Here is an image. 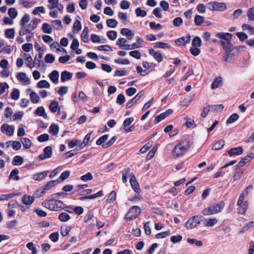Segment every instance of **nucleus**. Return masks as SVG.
I'll return each mask as SVG.
<instances>
[{
    "label": "nucleus",
    "instance_id": "24",
    "mask_svg": "<svg viewBox=\"0 0 254 254\" xmlns=\"http://www.w3.org/2000/svg\"><path fill=\"white\" fill-rule=\"evenodd\" d=\"M222 83V78L221 77H217L214 79L212 82L211 87L212 89L217 88Z\"/></svg>",
    "mask_w": 254,
    "mask_h": 254
},
{
    "label": "nucleus",
    "instance_id": "26",
    "mask_svg": "<svg viewBox=\"0 0 254 254\" xmlns=\"http://www.w3.org/2000/svg\"><path fill=\"white\" fill-rule=\"evenodd\" d=\"M194 24L196 26H201L205 22V19L203 16L196 15L194 19Z\"/></svg>",
    "mask_w": 254,
    "mask_h": 254
},
{
    "label": "nucleus",
    "instance_id": "11",
    "mask_svg": "<svg viewBox=\"0 0 254 254\" xmlns=\"http://www.w3.org/2000/svg\"><path fill=\"white\" fill-rule=\"evenodd\" d=\"M173 110L171 109H168L165 112L162 113L159 115L154 120V123L157 124L161 122L162 120L165 119L166 117L169 116L170 115L172 114Z\"/></svg>",
    "mask_w": 254,
    "mask_h": 254
},
{
    "label": "nucleus",
    "instance_id": "56",
    "mask_svg": "<svg viewBox=\"0 0 254 254\" xmlns=\"http://www.w3.org/2000/svg\"><path fill=\"white\" fill-rule=\"evenodd\" d=\"M30 20V15L25 13L20 20V25L22 26H25V24L29 22Z\"/></svg>",
    "mask_w": 254,
    "mask_h": 254
},
{
    "label": "nucleus",
    "instance_id": "28",
    "mask_svg": "<svg viewBox=\"0 0 254 254\" xmlns=\"http://www.w3.org/2000/svg\"><path fill=\"white\" fill-rule=\"evenodd\" d=\"M122 181L124 183H126L127 182V176L130 178V175L132 173H130V169L129 168L125 169L122 171Z\"/></svg>",
    "mask_w": 254,
    "mask_h": 254
},
{
    "label": "nucleus",
    "instance_id": "62",
    "mask_svg": "<svg viewBox=\"0 0 254 254\" xmlns=\"http://www.w3.org/2000/svg\"><path fill=\"white\" fill-rule=\"evenodd\" d=\"M242 29L244 31L248 30L250 32L254 35V27L247 24H244L242 26Z\"/></svg>",
    "mask_w": 254,
    "mask_h": 254
},
{
    "label": "nucleus",
    "instance_id": "10",
    "mask_svg": "<svg viewBox=\"0 0 254 254\" xmlns=\"http://www.w3.org/2000/svg\"><path fill=\"white\" fill-rule=\"evenodd\" d=\"M222 47L225 51V55L223 57V60L224 61L226 62L228 61L229 57L233 56L231 53L234 49H237V47H233V45L229 46L227 45Z\"/></svg>",
    "mask_w": 254,
    "mask_h": 254
},
{
    "label": "nucleus",
    "instance_id": "58",
    "mask_svg": "<svg viewBox=\"0 0 254 254\" xmlns=\"http://www.w3.org/2000/svg\"><path fill=\"white\" fill-rule=\"evenodd\" d=\"M135 14L137 16L144 17L146 15L147 13L145 10H142L140 7H138L135 9Z\"/></svg>",
    "mask_w": 254,
    "mask_h": 254
},
{
    "label": "nucleus",
    "instance_id": "45",
    "mask_svg": "<svg viewBox=\"0 0 254 254\" xmlns=\"http://www.w3.org/2000/svg\"><path fill=\"white\" fill-rule=\"evenodd\" d=\"M23 162V158L20 156H15L12 160V165L17 166L21 165Z\"/></svg>",
    "mask_w": 254,
    "mask_h": 254
},
{
    "label": "nucleus",
    "instance_id": "55",
    "mask_svg": "<svg viewBox=\"0 0 254 254\" xmlns=\"http://www.w3.org/2000/svg\"><path fill=\"white\" fill-rule=\"evenodd\" d=\"M154 47L155 48L164 49L165 48H168L170 47V46L167 43H165L162 42H157L155 43Z\"/></svg>",
    "mask_w": 254,
    "mask_h": 254
},
{
    "label": "nucleus",
    "instance_id": "39",
    "mask_svg": "<svg viewBox=\"0 0 254 254\" xmlns=\"http://www.w3.org/2000/svg\"><path fill=\"white\" fill-rule=\"evenodd\" d=\"M239 117L238 114L234 113L229 117L226 121V123L227 124L233 123L239 119Z\"/></svg>",
    "mask_w": 254,
    "mask_h": 254
},
{
    "label": "nucleus",
    "instance_id": "29",
    "mask_svg": "<svg viewBox=\"0 0 254 254\" xmlns=\"http://www.w3.org/2000/svg\"><path fill=\"white\" fill-rule=\"evenodd\" d=\"M49 132L53 135H56L59 131V127L55 124H52L49 127Z\"/></svg>",
    "mask_w": 254,
    "mask_h": 254
},
{
    "label": "nucleus",
    "instance_id": "34",
    "mask_svg": "<svg viewBox=\"0 0 254 254\" xmlns=\"http://www.w3.org/2000/svg\"><path fill=\"white\" fill-rule=\"evenodd\" d=\"M15 31L13 28L7 29L5 31V36L8 39H13Z\"/></svg>",
    "mask_w": 254,
    "mask_h": 254
},
{
    "label": "nucleus",
    "instance_id": "23",
    "mask_svg": "<svg viewBox=\"0 0 254 254\" xmlns=\"http://www.w3.org/2000/svg\"><path fill=\"white\" fill-rule=\"evenodd\" d=\"M72 74L66 70L63 71L61 73V81L63 82L66 81L67 80H69L72 78Z\"/></svg>",
    "mask_w": 254,
    "mask_h": 254
},
{
    "label": "nucleus",
    "instance_id": "6",
    "mask_svg": "<svg viewBox=\"0 0 254 254\" xmlns=\"http://www.w3.org/2000/svg\"><path fill=\"white\" fill-rule=\"evenodd\" d=\"M141 213V209L138 206L131 207L125 216V219L130 221L136 218Z\"/></svg>",
    "mask_w": 254,
    "mask_h": 254
},
{
    "label": "nucleus",
    "instance_id": "19",
    "mask_svg": "<svg viewBox=\"0 0 254 254\" xmlns=\"http://www.w3.org/2000/svg\"><path fill=\"white\" fill-rule=\"evenodd\" d=\"M49 77L54 84L58 83L59 73L57 70H53L49 74Z\"/></svg>",
    "mask_w": 254,
    "mask_h": 254
},
{
    "label": "nucleus",
    "instance_id": "42",
    "mask_svg": "<svg viewBox=\"0 0 254 254\" xmlns=\"http://www.w3.org/2000/svg\"><path fill=\"white\" fill-rule=\"evenodd\" d=\"M81 29V22L78 20H76L73 24V32L74 33H78Z\"/></svg>",
    "mask_w": 254,
    "mask_h": 254
},
{
    "label": "nucleus",
    "instance_id": "9",
    "mask_svg": "<svg viewBox=\"0 0 254 254\" xmlns=\"http://www.w3.org/2000/svg\"><path fill=\"white\" fill-rule=\"evenodd\" d=\"M43 151V154H41L39 155L38 157L40 160H44L51 157L52 155V149L51 146H46L44 148Z\"/></svg>",
    "mask_w": 254,
    "mask_h": 254
},
{
    "label": "nucleus",
    "instance_id": "4",
    "mask_svg": "<svg viewBox=\"0 0 254 254\" xmlns=\"http://www.w3.org/2000/svg\"><path fill=\"white\" fill-rule=\"evenodd\" d=\"M216 37L220 39V44L222 47L228 45H233L230 41L232 37V35L229 33L219 32L216 35Z\"/></svg>",
    "mask_w": 254,
    "mask_h": 254
},
{
    "label": "nucleus",
    "instance_id": "1",
    "mask_svg": "<svg viewBox=\"0 0 254 254\" xmlns=\"http://www.w3.org/2000/svg\"><path fill=\"white\" fill-rule=\"evenodd\" d=\"M42 205L51 211H59L64 209L65 204L60 200L52 198L43 201Z\"/></svg>",
    "mask_w": 254,
    "mask_h": 254
},
{
    "label": "nucleus",
    "instance_id": "32",
    "mask_svg": "<svg viewBox=\"0 0 254 254\" xmlns=\"http://www.w3.org/2000/svg\"><path fill=\"white\" fill-rule=\"evenodd\" d=\"M116 192L114 190L112 191L109 194L108 198L106 200L107 203H113L116 198Z\"/></svg>",
    "mask_w": 254,
    "mask_h": 254
},
{
    "label": "nucleus",
    "instance_id": "35",
    "mask_svg": "<svg viewBox=\"0 0 254 254\" xmlns=\"http://www.w3.org/2000/svg\"><path fill=\"white\" fill-rule=\"evenodd\" d=\"M218 220L216 218H210L205 220V225L206 227H212L217 224Z\"/></svg>",
    "mask_w": 254,
    "mask_h": 254
},
{
    "label": "nucleus",
    "instance_id": "31",
    "mask_svg": "<svg viewBox=\"0 0 254 254\" xmlns=\"http://www.w3.org/2000/svg\"><path fill=\"white\" fill-rule=\"evenodd\" d=\"M225 144V141L223 139H221L217 141L213 146L212 149L219 150L221 149Z\"/></svg>",
    "mask_w": 254,
    "mask_h": 254
},
{
    "label": "nucleus",
    "instance_id": "57",
    "mask_svg": "<svg viewBox=\"0 0 254 254\" xmlns=\"http://www.w3.org/2000/svg\"><path fill=\"white\" fill-rule=\"evenodd\" d=\"M170 235V231L168 230L165 232H163L160 233H158L156 235L155 238L157 239H160V238H165L168 236Z\"/></svg>",
    "mask_w": 254,
    "mask_h": 254
},
{
    "label": "nucleus",
    "instance_id": "59",
    "mask_svg": "<svg viewBox=\"0 0 254 254\" xmlns=\"http://www.w3.org/2000/svg\"><path fill=\"white\" fill-rule=\"evenodd\" d=\"M80 179L84 182H87L92 180L93 179V176L91 173L89 172L85 175L81 176Z\"/></svg>",
    "mask_w": 254,
    "mask_h": 254
},
{
    "label": "nucleus",
    "instance_id": "48",
    "mask_svg": "<svg viewBox=\"0 0 254 254\" xmlns=\"http://www.w3.org/2000/svg\"><path fill=\"white\" fill-rule=\"evenodd\" d=\"M42 30L44 33L47 34H51L52 32L51 26L46 23H43L42 25Z\"/></svg>",
    "mask_w": 254,
    "mask_h": 254
},
{
    "label": "nucleus",
    "instance_id": "50",
    "mask_svg": "<svg viewBox=\"0 0 254 254\" xmlns=\"http://www.w3.org/2000/svg\"><path fill=\"white\" fill-rule=\"evenodd\" d=\"M107 37L111 40H114L117 36V33L116 31L110 30L107 32Z\"/></svg>",
    "mask_w": 254,
    "mask_h": 254
},
{
    "label": "nucleus",
    "instance_id": "12",
    "mask_svg": "<svg viewBox=\"0 0 254 254\" xmlns=\"http://www.w3.org/2000/svg\"><path fill=\"white\" fill-rule=\"evenodd\" d=\"M2 132H5L8 136H12L14 131V127L13 126H9L7 124H4L1 127Z\"/></svg>",
    "mask_w": 254,
    "mask_h": 254
},
{
    "label": "nucleus",
    "instance_id": "38",
    "mask_svg": "<svg viewBox=\"0 0 254 254\" xmlns=\"http://www.w3.org/2000/svg\"><path fill=\"white\" fill-rule=\"evenodd\" d=\"M19 173V171L17 169H14L12 170L9 176V179H13L15 180L18 181L20 177L17 175Z\"/></svg>",
    "mask_w": 254,
    "mask_h": 254
},
{
    "label": "nucleus",
    "instance_id": "16",
    "mask_svg": "<svg viewBox=\"0 0 254 254\" xmlns=\"http://www.w3.org/2000/svg\"><path fill=\"white\" fill-rule=\"evenodd\" d=\"M59 182V180L51 181L49 182L47 184L44 185L42 188V191L41 193L43 194L45 193V190H50L54 187L56 184Z\"/></svg>",
    "mask_w": 254,
    "mask_h": 254
},
{
    "label": "nucleus",
    "instance_id": "15",
    "mask_svg": "<svg viewBox=\"0 0 254 254\" xmlns=\"http://www.w3.org/2000/svg\"><path fill=\"white\" fill-rule=\"evenodd\" d=\"M190 35L188 34L187 37H182L176 39L175 42L176 44L179 46L185 45L186 44L190 43Z\"/></svg>",
    "mask_w": 254,
    "mask_h": 254
},
{
    "label": "nucleus",
    "instance_id": "18",
    "mask_svg": "<svg viewBox=\"0 0 254 254\" xmlns=\"http://www.w3.org/2000/svg\"><path fill=\"white\" fill-rule=\"evenodd\" d=\"M243 152V149L241 147H234L230 149L228 151V154L231 155H240Z\"/></svg>",
    "mask_w": 254,
    "mask_h": 254
},
{
    "label": "nucleus",
    "instance_id": "3",
    "mask_svg": "<svg viewBox=\"0 0 254 254\" xmlns=\"http://www.w3.org/2000/svg\"><path fill=\"white\" fill-rule=\"evenodd\" d=\"M225 202L221 201L220 203L211 205L202 211V214L204 215H211L220 212L225 206Z\"/></svg>",
    "mask_w": 254,
    "mask_h": 254
},
{
    "label": "nucleus",
    "instance_id": "49",
    "mask_svg": "<svg viewBox=\"0 0 254 254\" xmlns=\"http://www.w3.org/2000/svg\"><path fill=\"white\" fill-rule=\"evenodd\" d=\"M92 132L91 131L87 133L85 136L82 143L80 144V148H83L88 142Z\"/></svg>",
    "mask_w": 254,
    "mask_h": 254
},
{
    "label": "nucleus",
    "instance_id": "21",
    "mask_svg": "<svg viewBox=\"0 0 254 254\" xmlns=\"http://www.w3.org/2000/svg\"><path fill=\"white\" fill-rule=\"evenodd\" d=\"M48 171H44L40 172L33 175L32 179L36 181H41L45 179L47 175Z\"/></svg>",
    "mask_w": 254,
    "mask_h": 254
},
{
    "label": "nucleus",
    "instance_id": "54",
    "mask_svg": "<svg viewBox=\"0 0 254 254\" xmlns=\"http://www.w3.org/2000/svg\"><path fill=\"white\" fill-rule=\"evenodd\" d=\"M55 60V56L52 54H48L45 57V61L47 63H53Z\"/></svg>",
    "mask_w": 254,
    "mask_h": 254
},
{
    "label": "nucleus",
    "instance_id": "40",
    "mask_svg": "<svg viewBox=\"0 0 254 254\" xmlns=\"http://www.w3.org/2000/svg\"><path fill=\"white\" fill-rule=\"evenodd\" d=\"M107 25L109 27L114 28L118 25V21L115 19H109L106 21Z\"/></svg>",
    "mask_w": 254,
    "mask_h": 254
},
{
    "label": "nucleus",
    "instance_id": "44",
    "mask_svg": "<svg viewBox=\"0 0 254 254\" xmlns=\"http://www.w3.org/2000/svg\"><path fill=\"white\" fill-rule=\"evenodd\" d=\"M247 15L249 20L254 21V6L248 9Z\"/></svg>",
    "mask_w": 254,
    "mask_h": 254
},
{
    "label": "nucleus",
    "instance_id": "25",
    "mask_svg": "<svg viewBox=\"0 0 254 254\" xmlns=\"http://www.w3.org/2000/svg\"><path fill=\"white\" fill-rule=\"evenodd\" d=\"M214 4L215 5V10L219 11H223L227 9V5L224 2H218L214 1Z\"/></svg>",
    "mask_w": 254,
    "mask_h": 254
},
{
    "label": "nucleus",
    "instance_id": "41",
    "mask_svg": "<svg viewBox=\"0 0 254 254\" xmlns=\"http://www.w3.org/2000/svg\"><path fill=\"white\" fill-rule=\"evenodd\" d=\"M117 137L114 136L111 138V139L105 143L102 144V147L103 148H107L112 146L114 142L116 141Z\"/></svg>",
    "mask_w": 254,
    "mask_h": 254
},
{
    "label": "nucleus",
    "instance_id": "27",
    "mask_svg": "<svg viewBox=\"0 0 254 254\" xmlns=\"http://www.w3.org/2000/svg\"><path fill=\"white\" fill-rule=\"evenodd\" d=\"M34 199L33 196L30 195H24L22 198V202L26 205H30L34 201Z\"/></svg>",
    "mask_w": 254,
    "mask_h": 254
},
{
    "label": "nucleus",
    "instance_id": "37",
    "mask_svg": "<svg viewBox=\"0 0 254 254\" xmlns=\"http://www.w3.org/2000/svg\"><path fill=\"white\" fill-rule=\"evenodd\" d=\"M59 219L62 222H67L70 219L69 215L66 212H62L59 215Z\"/></svg>",
    "mask_w": 254,
    "mask_h": 254
},
{
    "label": "nucleus",
    "instance_id": "53",
    "mask_svg": "<svg viewBox=\"0 0 254 254\" xmlns=\"http://www.w3.org/2000/svg\"><path fill=\"white\" fill-rule=\"evenodd\" d=\"M201 45V40L198 37H195L192 41V45L194 47H200Z\"/></svg>",
    "mask_w": 254,
    "mask_h": 254
},
{
    "label": "nucleus",
    "instance_id": "63",
    "mask_svg": "<svg viewBox=\"0 0 254 254\" xmlns=\"http://www.w3.org/2000/svg\"><path fill=\"white\" fill-rule=\"evenodd\" d=\"M70 171H65L63 172L61 176H60L59 179L61 181H63L64 180L68 178L70 175Z\"/></svg>",
    "mask_w": 254,
    "mask_h": 254
},
{
    "label": "nucleus",
    "instance_id": "13",
    "mask_svg": "<svg viewBox=\"0 0 254 254\" xmlns=\"http://www.w3.org/2000/svg\"><path fill=\"white\" fill-rule=\"evenodd\" d=\"M254 158V153H250L245 157L241 158V160L239 162L237 166H235L236 169L239 167L243 166L246 163L249 162L250 160Z\"/></svg>",
    "mask_w": 254,
    "mask_h": 254
},
{
    "label": "nucleus",
    "instance_id": "14",
    "mask_svg": "<svg viewBox=\"0 0 254 254\" xmlns=\"http://www.w3.org/2000/svg\"><path fill=\"white\" fill-rule=\"evenodd\" d=\"M16 78L20 82L24 84L28 85L30 84V79L24 72H20L18 73L16 75Z\"/></svg>",
    "mask_w": 254,
    "mask_h": 254
},
{
    "label": "nucleus",
    "instance_id": "61",
    "mask_svg": "<svg viewBox=\"0 0 254 254\" xmlns=\"http://www.w3.org/2000/svg\"><path fill=\"white\" fill-rule=\"evenodd\" d=\"M27 248L32 252V254H37V251L36 248L34 246L32 242H29L26 245Z\"/></svg>",
    "mask_w": 254,
    "mask_h": 254
},
{
    "label": "nucleus",
    "instance_id": "47",
    "mask_svg": "<svg viewBox=\"0 0 254 254\" xmlns=\"http://www.w3.org/2000/svg\"><path fill=\"white\" fill-rule=\"evenodd\" d=\"M30 99L33 103L36 104L39 102V97L36 92L32 91L30 94Z\"/></svg>",
    "mask_w": 254,
    "mask_h": 254
},
{
    "label": "nucleus",
    "instance_id": "51",
    "mask_svg": "<svg viewBox=\"0 0 254 254\" xmlns=\"http://www.w3.org/2000/svg\"><path fill=\"white\" fill-rule=\"evenodd\" d=\"M34 64H36L37 65V67H44L45 66L44 62L41 59H39L36 55L34 58Z\"/></svg>",
    "mask_w": 254,
    "mask_h": 254
},
{
    "label": "nucleus",
    "instance_id": "36",
    "mask_svg": "<svg viewBox=\"0 0 254 254\" xmlns=\"http://www.w3.org/2000/svg\"><path fill=\"white\" fill-rule=\"evenodd\" d=\"M21 141L23 144V147L25 149H27L30 148L32 143L29 139L26 137H23L21 139Z\"/></svg>",
    "mask_w": 254,
    "mask_h": 254
},
{
    "label": "nucleus",
    "instance_id": "5",
    "mask_svg": "<svg viewBox=\"0 0 254 254\" xmlns=\"http://www.w3.org/2000/svg\"><path fill=\"white\" fill-rule=\"evenodd\" d=\"M202 216L201 215H194L191 217L186 223L185 227L187 229H191L195 228L200 224Z\"/></svg>",
    "mask_w": 254,
    "mask_h": 254
},
{
    "label": "nucleus",
    "instance_id": "22",
    "mask_svg": "<svg viewBox=\"0 0 254 254\" xmlns=\"http://www.w3.org/2000/svg\"><path fill=\"white\" fill-rule=\"evenodd\" d=\"M121 34L123 36H126L128 40H131L134 36V34L132 32L127 28L122 29Z\"/></svg>",
    "mask_w": 254,
    "mask_h": 254
},
{
    "label": "nucleus",
    "instance_id": "2",
    "mask_svg": "<svg viewBox=\"0 0 254 254\" xmlns=\"http://www.w3.org/2000/svg\"><path fill=\"white\" fill-rule=\"evenodd\" d=\"M190 144L187 140H182L178 143L174 148L172 154L175 158H178L182 156L190 147Z\"/></svg>",
    "mask_w": 254,
    "mask_h": 254
},
{
    "label": "nucleus",
    "instance_id": "52",
    "mask_svg": "<svg viewBox=\"0 0 254 254\" xmlns=\"http://www.w3.org/2000/svg\"><path fill=\"white\" fill-rule=\"evenodd\" d=\"M8 14L11 18L14 19L17 16L18 13L15 8L11 7L8 9Z\"/></svg>",
    "mask_w": 254,
    "mask_h": 254
},
{
    "label": "nucleus",
    "instance_id": "17",
    "mask_svg": "<svg viewBox=\"0 0 254 254\" xmlns=\"http://www.w3.org/2000/svg\"><path fill=\"white\" fill-rule=\"evenodd\" d=\"M148 51L149 54L152 56L155 60L158 62L160 63L163 61V56L159 52H156L153 49H149Z\"/></svg>",
    "mask_w": 254,
    "mask_h": 254
},
{
    "label": "nucleus",
    "instance_id": "43",
    "mask_svg": "<svg viewBox=\"0 0 254 254\" xmlns=\"http://www.w3.org/2000/svg\"><path fill=\"white\" fill-rule=\"evenodd\" d=\"M50 86V83L46 80H42L37 83V87L39 88H49Z\"/></svg>",
    "mask_w": 254,
    "mask_h": 254
},
{
    "label": "nucleus",
    "instance_id": "33",
    "mask_svg": "<svg viewBox=\"0 0 254 254\" xmlns=\"http://www.w3.org/2000/svg\"><path fill=\"white\" fill-rule=\"evenodd\" d=\"M59 106L58 102L57 101H53L52 102L49 106L50 110L52 113H56L58 109L59 108Z\"/></svg>",
    "mask_w": 254,
    "mask_h": 254
},
{
    "label": "nucleus",
    "instance_id": "60",
    "mask_svg": "<svg viewBox=\"0 0 254 254\" xmlns=\"http://www.w3.org/2000/svg\"><path fill=\"white\" fill-rule=\"evenodd\" d=\"M11 97L14 100H17L19 98V91L17 89H14L11 93Z\"/></svg>",
    "mask_w": 254,
    "mask_h": 254
},
{
    "label": "nucleus",
    "instance_id": "8",
    "mask_svg": "<svg viewBox=\"0 0 254 254\" xmlns=\"http://www.w3.org/2000/svg\"><path fill=\"white\" fill-rule=\"evenodd\" d=\"M130 183L133 190L136 192H140L139 185L137 182L135 177L133 173L130 175Z\"/></svg>",
    "mask_w": 254,
    "mask_h": 254
},
{
    "label": "nucleus",
    "instance_id": "20",
    "mask_svg": "<svg viewBox=\"0 0 254 254\" xmlns=\"http://www.w3.org/2000/svg\"><path fill=\"white\" fill-rule=\"evenodd\" d=\"M82 143V142L80 140H72L68 142V146L70 148H73L74 147L77 146L76 150L79 151L82 149L83 148H80V144Z\"/></svg>",
    "mask_w": 254,
    "mask_h": 254
},
{
    "label": "nucleus",
    "instance_id": "64",
    "mask_svg": "<svg viewBox=\"0 0 254 254\" xmlns=\"http://www.w3.org/2000/svg\"><path fill=\"white\" fill-rule=\"evenodd\" d=\"M190 53L194 56H198L200 53V50L197 47L194 46L190 47Z\"/></svg>",
    "mask_w": 254,
    "mask_h": 254
},
{
    "label": "nucleus",
    "instance_id": "7",
    "mask_svg": "<svg viewBox=\"0 0 254 254\" xmlns=\"http://www.w3.org/2000/svg\"><path fill=\"white\" fill-rule=\"evenodd\" d=\"M134 119L132 117L128 118L125 119L123 123V126L127 132H130L134 130V125L130 126L133 122Z\"/></svg>",
    "mask_w": 254,
    "mask_h": 254
},
{
    "label": "nucleus",
    "instance_id": "46",
    "mask_svg": "<svg viewBox=\"0 0 254 254\" xmlns=\"http://www.w3.org/2000/svg\"><path fill=\"white\" fill-rule=\"evenodd\" d=\"M109 137L108 134H105L102 136H101L96 142V144L97 145H100L104 143L107 141Z\"/></svg>",
    "mask_w": 254,
    "mask_h": 254
},
{
    "label": "nucleus",
    "instance_id": "30",
    "mask_svg": "<svg viewBox=\"0 0 254 254\" xmlns=\"http://www.w3.org/2000/svg\"><path fill=\"white\" fill-rule=\"evenodd\" d=\"M35 114L39 116H42L45 119L48 118L47 115L45 112V109L43 107L41 106L37 108L35 111Z\"/></svg>",
    "mask_w": 254,
    "mask_h": 254
}]
</instances>
